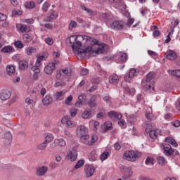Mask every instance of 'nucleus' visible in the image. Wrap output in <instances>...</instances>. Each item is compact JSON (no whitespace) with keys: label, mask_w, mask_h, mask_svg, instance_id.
Listing matches in <instances>:
<instances>
[{"label":"nucleus","mask_w":180,"mask_h":180,"mask_svg":"<svg viewBox=\"0 0 180 180\" xmlns=\"http://www.w3.org/2000/svg\"><path fill=\"white\" fill-rule=\"evenodd\" d=\"M110 27L114 30H122L124 27V25L122 22L115 21L110 25Z\"/></svg>","instance_id":"nucleus-11"},{"label":"nucleus","mask_w":180,"mask_h":180,"mask_svg":"<svg viewBox=\"0 0 180 180\" xmlns=\"http://www.w3.org/2000/svg\"><path fill=\"white\" fill-rule=\"evenodd\" d=\"M146 118L148 120H154V115H153V112H151L150 111H146Z\"/></svg>","instance_id":"nucleus-51"},{"label":"nucleus","mask_w":180,"mask_h":180,"mask_svg":"<svg viewBox=\"0 0 180 180\" xmlns=\"http://www.w3.org/2000/svg\"><path fill=\"white\" fill-rule=\"evenodd\" d=\"M108 116L110 119H112L113 120H116V119L117 120H120V119H122V114L115 111H110L108 112Z\"/></svg>","instance_id":"nucleus-17"},{"label":"nucleus","mask_w":180,"mask_h":180,"mask_svg":"<svg viewBox=\"0 0 180 180\" xmlns=\"http://www.w3.org/2000/svg\"><path fill=\"white\" fill-rule=\"evenodd\" d=\"M82 117L83 119H89V117H91V110H84V112L82 114Z\"/></svg>","instance_id":"nucleus-38"},{"label":"nucleus","mask_w":180,"mask_h":180,"mask_svg":"<svg viewBox=\"0 0 180 180\" xmlns=\"http://www.w3.org/2000/svg\"><path fill=\"white\" fill-rule=\"evenodd\" d=\"M145 164L146 165H154V158L151 156L147 157L145 161Z\"/></svg>","instance_id":"nucleus-36"},{"label":"nucleus","mask_w":180,"mask_h":180,"mask_svg":"<svg viewBox=\"0 0 180 180\" xmlns=\"http://www.w3.org/2000/svg\"><path fill=\"white\" fill-rule=\"evenodd\" d=\"M90 123H94V131H96L99 127V122L91 120L90 121Z\"/></svg>","instance_id":"nucleus-54"},{"label":"nucleus","mask_w":180,"mask_h":180,"mask_svg":"<svg viewBox=\"0 0 180 180\" xmlns=\"http://www.w3.org/2000/svg\"><path fill=\"white\" fill-rule=\"evenodd\" d=\"M6 72L8 75H13L15 72H16V70L15 69V66L13 65H8L6 68Z\"/></svg>","instance_id":"nucleus-28"},{"label":"nucleus","mask_w":180,"mask_h":180,"mask_svg":"<svg viewBox=\"0 0 180 180\" xmlns=\"http://www.w3.org/2000/svg\"><path fill=\"white\" fill-rule=\"evenodd\" d=\"M177 57L176 53L172 50H169L166 52V58H167V60L172 61L176 60Z\"/></svg>","instance_id":"nucleus-16"},{"label":"nucleus","mask_w":180,"mask_h":180,"mask_svg":"<svg viewBox=\"0 0 180 180\" xmlns=\"http://www.w3.org/2000/svg\"><path fill=\"white\" fill-rule=\"evenodd\" d=\"M127 120L129 123L133 124V123H136V122H137V117L135 115H131L129 117H127Z\"/></svg>","instance_id":"nucleus-35"},{"label":"nucleus","mask_w":180,"mask_h":180,"mask_svg":"<svg viewBox=\"0 0 180 180\" xmlns=\"http://www.w3.org/2000/svg\"><path fill=\"white\" fill-rule=\"evenodd\" d=\"M84 172H86V176L87 178H91L95 172V168L92 166H86L84 168Z\"/></svg>","instance_id":"nucleus-19"},{"label":"nucleus","mask_w":180,"mask_h":180,"mask_svg":"<svg viewBox=\"0 0 180 180\" xmlns=\"http://www.w3.org/2000/svg\"><path fill=\"white\" fill-rule=\"evenodd\" d=\"M87 103L90 108H95L96 106V96L91 97Z\"/></svg>","instance_id":"nucleus-29"},{"label":"nucleus","mask_w":180,"mask_h":180,"mask_svg":"<svg viewBox=\"0 0 180 180\" xmlns=\"http://www.w3.org/2000/svg\"><path fill=\"white\" fill-rule=\"evenodd\" d=\"M49 8H50V4H49V2L46 1L41 7V9L43 11V12H47V11H49Z\"/></svg>","instance_id":"nucleus-49"},{"label":"nucleus","mask_w":180,"mask_h":180,"mask_svg":"<svg viewBox=\"0 0 180 180\" xmlns=\"http://www.w3.org/2000/svg\"><path fill=\"white\" fill-rule=\"evenodd\" d=\"M1 53H12V51H15V49H13V46H6L1 50Z\"/></svg>","instance_id":"nucleus-25"},{"label":"nucleus","mask_w":180,"mask_h":180,"mask_svg":"<svg viewBox=\"0 0 180 180\" xmlns=\"http://www.w3.org/2000/svg\"><path fill=\"white\" fill-rule=\"evenodd\" d=\"M46 59H47V56H46V54H43V55H41V56H38L35 65H37L38 67H40V63L42 61L46 60Z\"/></svg>","instance_id":"nucleus-27"},{"label":"nucleus","mask_w":180,"mask_h":180,"mask_svg":"<svg viewBox=\"0 0 180 180\" xmlns=\"http://www.w3.org/2000/svg\"><path fill=\"white\" fill-rule=\"evenodd\" d=\"M42 103L44 106H49L53 103V97L50 95L45 96L42 99Z\"/></svg>","instance_id":"nucleus-20"},{"label":"nucleus","mask_w":180,"mask_h":180,"mask_svg":"<svg viewBox=\"0 0 180 180\" xmlns=\"http://www.w3.org/2000/svg\"><path fill=\"white\" fill-rule=\"evenodd\" d=\"M136 75H137V70L135 68L130 69L128 75H127L124 77V81H126L127 82H131V79H133V78H134Z\"/></svg>","instance_id":"nucleus-8"},{"label":"nucleus","mask_w":180,"mask_h":180,"mask_svg":"<svg viewBox=\"0 0 180 180\" xmlns=\"http://www.w3.org/2000/svg\"><path fill=\"white\" fill-rule=\"evenodd\" d=\"M140 157H141V153L134 150L126 151L123 155L124 160L131 161V162L137 160L138 158H140Z\"/></svg>","instance_id":"nucleus-2"},{"label":"nucleus","mask_w":180,"mask_h":180,"mask_svg":"<svg viewBox=\"0 0 180 180\" xmlns=\"http://www.w3.org/2000/svg\"><path fill=\"white\" fill-rule=\"evenodd\" d=\"M75 27H77V22L74 20H71L68 25L69 30H72V29H75Z\"/></svg>","instance_id":"nucleus-48"},{"label":"nucleus","mask_w":180,"mask_h":180,"mask_svg":"<svg viewBox=\"0 0 180 180\" xmlns=\"http://www.w3.org/2000/svg\"><path fill=\"white\" fill-rule=\"evenodd\" d=\"M65 84H66L65 82L61 81V82H56V83L55 84V86H56V88H58V86H65Z\"/></svg>","instance_id":"nucleus-59"},{"label":"nucleus","mask_w":180,"mask_h":180,"mask_svg":"<svg viewBox=\"0 0 180 180\" xmlns=\"http://www.w3.org/2000/svg\"><path fill=\"white\" fill-rule=\"evenodd\" d=\"M153 130V125L151 124H147L146 127V133H149Z\"/></svg>","instance_id":"nucleus-60"},{"label":"nucleus","mask_w":180,"mask_h":180,"mask_svg":"<svg viewBox=\"0 0 180 180\" xmlns=\"http://www.w3.org/2000/svg\"><path fill=\"white\" fill-rule=\"evenodd\" d=\"M157 26H155V30L153 32L154 37H158L160 36V30H157Z\"/></svg>","instance_id":"nucleus-63"},{"label":"nucleus","mask_w":180,"mask_h":180,"mask_svg":"<svg viewBox=\"0 0 180 180\" xmlns=\"http://www.w3.org/2000/svg\"><path fill=\"white\" fill-rule=\"evenodd\" d=\"M71 75V70L68 69H61L56 71V78L57 79H65Z\"/></svg>","instance_id":"nucleus-4"},{"label":"nucleus","mask_w":180,"mask_h":180,"mask_svg":"<svg viewBox=\"0 0 180 180\" xmlns=\"http://www.w3.org/2000/svg\"><path fill=\"white\" fill-rule=\"evenodd\" d=\"M172 126L174 127H179L180 126V121L179 120H176L174 122H172Z\"/></svg>","instance_id":"nucleus-62"},{"label":"nucleus","mask_w":180,"mask_h":180,"mask_svg":"<svg viewBox=\"0 0 180 180\" xmlns=\"http://www.w3.org/2000/svg\"><path fill=\"white\" fill-rule=\"evenodd\" d=\"M176 109H177V110H180V98L176 101Z\"/></svg>","instance_id":"nucleus-64"},{"label":"nucleus","mask_w":180,"mask_h":180,"mask_svg":"<svg viewBox=\"0 0 180 180\" xmlns=\"http://www.w3.org/2000/svg\"><path fill=\"white\" fill-rule=\"evenodd\" d=\"M18 67L22 71H25V70L29 68V63L26 60H20L18 63Z\"/></svg>","instance_id":"nucleus-24"},{"label":"nucleus","mask_w":180,"mask_h":180,"mask_svg":"<svg viewBox=\"0 0 180 180\" xmlns=\"http://www.w3.org/2000/svg\"><path fill=\"white\" fill-rule=\"evenodd\" d=\"M109 2L114 5L115 8H119L120 6V4H122V1L120 0H109Z\"/></svg>","instance_id":"nucleus-43"},{"label":"nucleus","mask_w":180,"mask_h":180,"mask_svg":"<svg viewBox=\"0 0 180 180\" xmlns=\"http://www.w3.org/2000/svg\"><path fill=\"white\" fill-rule=\"evenodd\" d=\"M120 121H118V124L119 126H120V127H122V129H126V121H124V120H118Z\"/></svg>","instance_id":"nucleus-53"},{"label":"nucleus","mask_w":180,"mask_h":180,"mask_svg":"<svg viewBox=\"0 0 180 180\" xmlns=\"http://www.w3.org/2000/svg\"><path fill=\"white\" fill-rule=\"evenodd\" d=\"M67 142L63 139H56L53 142L50 144L51 148H56V147H65Z\"/></svg>","instance_id":"nucleus-5"},{"label":"nucleus","mask_w":180,"mask_h":180,"mask_svg":"<svg viewBox=\"0 0 180 180\" xmlns=\"http://www.w3.org/2000/svg\"><path fill=\"white\" fill-rule=\"evenodd\" d=\"M31 70L34 72L32 79L37 81V79H39V74H40V68H39V66L35 65L31 68Z\"/></svg>","instance_id":"nucleus-14"},{"label":"nucleus","mask_w":180,"mask_h":180,"mask_svg":"<svg viewBox=\"0 0 180 180\" xmlns=\"http://www.w3.org/2000/svg\"><path fill=\"white\" fill-rule=\"evenodd\" d=\"M148 134H149V137H150V139H157V137L158 136V135L157 134V131L154 129H152V131L148 132Z\"/></svg>","instance_id":"nucleus-45"},{"label":"nucleus","mask_w":180,"mask_h":180,"mask_svg":"<svg viewBox=\"0 0 180 180\" xmlns=\"http://www.w3.org/2000/svg\"><path fill=\"white\" fill-rule=\"evenodd\" d=\"M54 140V136L51 134H49L45 137V142L49 144V143H51Z\"/></svg>","instance_id":"nucleus-40"},{"label":"nucleus","mask_w":180,"mask_h":180,"mask_svg":"<svg viewBox=\"0 0 180 180\" xmlns=\"http://www.w3.org/2000/svg\"><path fill=\"white\" fill-rule=\"evenodd\" d=\"M85 40L87 43L89 41H92L91 46H87L83 49H81L82 47V41ZM69 41L70 44L72 45V49L73 51L77 52L79 54H91V53H96V54H103V53H106L108 51V49L109 46L105 44L101 45L98 44V41L96 39H92L91 37L86 35H73L70 37Z\"/></svg>","instance_id":"nucleus-1"},{"label":"nucleus","mask_w":180,"mask_h":180,"mask_svg":"<svg viewBox=\"0 0 180 180\" xmlns=\"http://www.w3.org/2000/svg\"><path fill=\"white\" fill-rule=\"evenodd\" d=\"M61 123H63V124H65L67 127H74L75 126V122L71 120V117H70L68 115H66L62 118Z\"/></svg>","instance_id":"nucleus-7"},{"label":"nucleus","mask_w":180,"mask_h":180,"mask_svg":"<svg viewBox=\"0 0 180 180\" xmlns=\"http://www.w3.org/2000/svg\"><path fill=\"white\" fill-rule=\"evenodd\" d=\"M36 51H37L36 48H33L32 46H30L26 49V53L27 56H32L33 53H36Z\"/></svg>","instance_id":"nucleus-41"},{"label":"nucleus","mask_w":180,"mask_h":180,"mask_svg":"<svg viewBox=\"0 0 180 180\" xmlns=\"http://www.w3.org/2000/svg\"><path fill=\"white\" fill-rule=\"evenodd\" d=\"M84 164H85V161L80 160L77 162L76 165L75 166V169H78L81 168V167H83Z\"/></svg>","instance_id":"nucleus-50"},{"label":"nucleus","mask_w":180,"mask_h":180,"mask_svg":"<svg viewBox=\"0 0 180 180\" xmlns=\"http://www.w3.org/2000/svg\"><path fill=\"white\" fill-rule=\"evenodd\" d=\"M123 174L125 176V179L123 178V180H126L127 178H130L133 175V172L130 167H124L123 170Z\"/></svg>","instance_id":"nucleus-21"},{"label":"nucleus","mask_w":180,"mask_h":180,"mask_svg":"<svg viewBox=\"0 0 180 180\" xmlns=\"http://www.w3.org/2000/svg\"><path fill=\"white\" fill-rule=\"evenodd\" d=\"M11 91L9 90H2L0 93V99L1 101H8L11 96Z\"/></svg>","instance_id":"nucleus-12"},{"label":"nucleus","mask_w":180,"mask_h":180,"mask_svg":"<svg viewBox=\"0 0 180 180\" xmlns=\"http://www.w3.org/2000/svg\"><path fill=\"white\" fill-rule=\"evenodd\" d=\"M168 72L171 74V75L180 78V70H169Z\"/></svg>","instance_id":"nucleus-37"},{"label":"nucleus","mask_w":180,"mask_h":180,"mask_svg":"<svg viewBox=\"0 0 180 180\" xmlns=\"http://www.w3.org/2000/svg\"><path fill=\"white\" fill-rule=\"evenodd\" d=\"M14 44L18 49H23L24 47L23 43L20 41H16Z\"/></svg>","instance_id":"nucleus-55"},{"label":"nucleus","mask_w":180,"mask_h":180,"mask_svg":"<svg viewBox=\"0 0 180 180\" xmlns=\"http://www.w3.org/2000/svg\"><path fill=\"white\" fill-rule=\"evenodd\" d=\"M115 61L120 64H124L127 61V53H120L115 57Z\"/></svg>","instance_id":"nucleus-9"},{"label":"nucleus","mask_w":180,"mask_h":180,"mask_svg":"<svg viewBox=\"0 0 180 180\" xmlns=\"http://www.w3.org/2000/svg\"><path fill=\"white\" fill-rule=\"evenodd\" d=\"M165 143H167V144H171V146H173V147H178V143H176V141L171 137L165 138Z\"/></svg>","instance_id":"nucleus-26"},{"label":"nucleus","mask_w":180,"mask_h":180,"mask_svg":"<svg viewBox=\"0 0 180 180\" xmlns=\"http://www.w3.org/2000/svg\"><path fill=\"white\" fill-rule=\"evenodd\" d=\"M80 137V140L82 143L84 144H87V146H92V143L89 141V135L85 134L84 135H82Z\"/></svg>","instance_id":"nucleus-22"},{"label":"nucleus","mask_w":180,"mask_h":180,"mask_svg":"<svg viewBox=\"0 0 180 180\" xmlns=\"http://www.w3.org/2000/svg\"><path fill=\"white\" fill-rule=\"evenodd\" d=\"M77 157H78L77 150H72L68 153V158L70 161H75V160H77Z\"/></svg>","instance_id":"nucleus-23"},{"label":"nucleus","mask_w":180,"mask_h":180,"mask_svg":"<svg viewBox=\"0 0 180 180\" xmlns=\"http://www.w3.org/2000/svg\"><path fill=\"white\" fill-rule=\"evenodd\" d=\"M58 17V14H56L54 13H51L50 14V15H49L46 18V22H51V20H53V19H57Z\"/></svg>","instance_id":"nucleus-39"},{"label":"nucleus","mask_w":180,"mask_h":180,"mask_svg":"<svg viewBox=\"0 0 180 180\" xmlns=\"http://www.w3.org/2000/svg\"><path fill=\"white\" fill-rule=\"evenodd\" d=\"M22 40H24V41H26L27 43H30V41H32V37H30L29 34H24L22 35Z\"/></svg>","instance_id":"nucleus-46"},{"label":"nucleus","mask_w":180,"mask_h":180,"mask_svg":"<svg viewBox=\"0 0 180 180\" xmlns=\"http://www.w3.org/2000/svg\"><path fill=\"white\" fill-rule=\"evenodd\" d=\"M64 137H65V139H68V140H71V137H72V136L68 131L65 130L64 131Z\"/></svg>","instance_id":"nucleus-56"},{"label":"nucleus","mask_w":180,"mask_h":180,"mask_svg":"<svg viewBox=\"0 0 180 180\" xmlns=\"http://www.w3.org/2000/svg\"><path fill=\"white\" fill-rule=\"evenodd\" d=\"M65 97V91L63 90L61 91L56 92L53 94V98L56 101H63Z\"/></svg>","instance_id":"nucleus-18"},{"label":"nucleus","mask_w":180,"mask_h":180,"mask_svg":"<svg viewBox=\"0 0 180 180\" xmlns=\"http://www.w3.org/2000/svg\"><path fill=\"white\" fill-rule=\"evenodd\" d=\"M45 43H46V44H49V46H51L54 43V41L53 40V39L48 37L45 39Z\"/></svg>","instance_id":"nucleus-57"},{"label":"nucleus","mask_w":180,"mask_h":180,"mask_svg":"<svg viewBox=\"0 0 180 180\" xmlns=\"http://www.w3.org/2000/svg\"><path fill=\"white\" fill-rule=\"evenodd\" d=\"M88 133V130H86V127L84 125L78 126L77 128V134L79 137L84 136Z\"/></svg>","instance_id":"nucleus-13"},{"label":"nucleus","mask_w":180,"mask_h":180,"mask_svg":"<svg viewBox=\"0 0 180 180\" xmlns=\"http://www.w3.org/2000/svg\"><path fill=\"white\" fill-rule=\"evenodd\" d=\"M20 31L22 33H28V32H30V27H27L26 25L21 24L20 26Z\"/></svg>","instance_id":"nucleus-33"},{"label":"nucleus","mask_w":180,"mask_h":180,"mask_svg":"<svg viewBox=\"0 0 180 180\" xmlns=\"http://www.w3.org/2000/svg\"><path fill=\"white\" fill-rule=\"evenodd\" d=\"M163 154H165L166 157H171V155H178V154H179V152L172 148L171 145L168 143H165L163 145Z\"/></svg>","instance_id":"nucleus-3"},{"label":"nucleus","mask_w":180,"mask_h":180,"mask_svg":"<svg viewBox=\"0 0 180 180\" xmlns=\"http://www.w3.org/2000/svg\"><path fill=\"white\" fill-rule=\"evenodd\" d=\"M72 102V96H69L65 100V105H70Z\"/></svg>","instance_id":"nucleus-58"},{"label":"nucleus","mask_w":180,"mask_h":180,"mask_svg":"<svg viewBox=\"0 0 180 180\" xmlns=\"http://www.w3.org/2000/svg\"><path fill=\"white\" fill-rule=\"evenodd\" d=\"M54 71H56V63H48L44 68V72L47 75H51Z\"/></svg>","instance_id":"nucleus-6"},{"label":"nucleus","mask_w":180,"mask_h":180,"mask_svg":"<svg viewBox=\"0 0 180 180\" xmlns=\"http://www.w3.org/2000/svg\"><path fill=\"white\" fill-rule=\"evenodd\" d=\"M47 144L48 143L44 141L43 143L38 144L37 147L38 150H46V148H47Z\"/></svg>","instance_id":"nucleus-42"},{"label":"nucleus","mask_w":180,"mask_h":180,"mask_svg":"<svg viewBox=\"0 0 180 180\" xmlns=\"http://www.w3.org/2000/svg\"><path fill=\"white\" fill-rule=\"evenodd\" d=\"M96 158H98V155H96V150H93L91 152L89 155V159L90 161H96Z\"/></svg>","instance_id":"nucleus-34"},{"label":"nucleus","mask_w":180,"mask_h":180,"mask_svg":"<svg viewBox=\"0 0 180 180\" xmlns=\"http://www.w3.org/2000/svg\"><path fill=\"white\" fill-rule=\"evenodd\" d=\"M25 7L27 9H34L36 8V3L34 1H28L25 4Z\"/></svg>","instance_id":"nucleus-32"},{"label":"nucleus","mask_w":180,"mask_h":180,"mask_svg":"<svg viewBox=\"0 0 180 180\" xmlns=\"http://www.w3.org/2000/svg\"><path fill=\"white\" fill-rule=\"evenodd\" d=\"M49 171V167L46 166H42L37 169L36 175L37 176H44L47 172Z\"/></svg>","instance_id":"nucleus-10"},{"label":"nucleus","mask_w":180,"mask_h":180,"mask_svg":"<svg viewBox=\"0 0 180 180\" xmlns=\"http://www.w3.org/2000/svg\"><path fill=\"white\" fill-rule=\"evenodd\" d=\"M120 79V78L119 77V75L114 73L109 77L108 81L110 84H112V85H117V84H119Z\"/></svg>","instance_id":"nucleus-15"},{"label":"nucleus","mask_w":180,"mask_h":180,"mask_svg":"<svg viewBox=\"0 0 180 180\" xmlns=\"http://www.w3.org/2000/svg\"><path fill=\"white\" fill-rule=\"evenodd\" d=\"M5 139L7 144H11V141H12V134L10 132L6 133Z\"/></svg>","instance_id":"nucleus-44"},{"label":"nucleus","mask_w":180,"mask_h":180,"mask_svg":"<svg viewBox=\"0 0 180 180\" xmlns=\"http://www.w3.org/2000/svg\"><path fill=\"white\" fill-rule=\"evenodd\" d=\"M70 112V116L72 117H75V116H77V114L78 113V109L71 108Z\"/></svg>","instance_id":"nucleus-52"},{"label":"nucleus","mask_w":180,"mask_h":180,"mask_svg":"<svg viewBox=\"0 0 180 180\" xmlns=\"http://www.w3.org/2000/svg\"><path fill=\"white\" fill-rule=\"evenodd\" d=\"M154 77H155V73L154 72H150L146 75V82H152L153 79H154Z\"/></svg>","instance_id":"nucleus-31"},{"label":"nucleus","mask_w":180,"mask_h":180,"mask_svg":"<svg viewBox=\"0 0 180 180\" xmlns=\"http://www.w3.org/2000/svg\"><path fill=\"white\" fill-rule=\"evenodd\" d=\"M108 157H109V152L105 151L101 155L100 159L102 161H105V160H107Z\"/></svg>","instance_id":"nucleus-47"},{"label":"nucleus","mask_w":180,"mask_h":180,"mask_svg":"<svg viewBox=\"0 0 180 180\" xmlns=\"http://www.w3.org/2000/svg\"><path fill=\"white\" fill-rule=\"evenodd\" d=\"M81 75H88L89 70L88 69L82 68L80 71Z\"/></svg>","instance_id":"nucleus-61"},{"label":"nucleus","mask_w":180,"mask_h":180,"mask_svg":"<svg viewBox=\"0 0 180 180\" xmlns=\"http://www.w3.org/2000/svg\"><path fill=\"white\" fill-rule=\"evenodd\" d=\"M157 162H158V165H161L162 167H164V165H165V164H167V160H165V158H164L162 156H159L157 158Z\"/></svg>","instance_id":"nucleus-30"}]
</instances>
